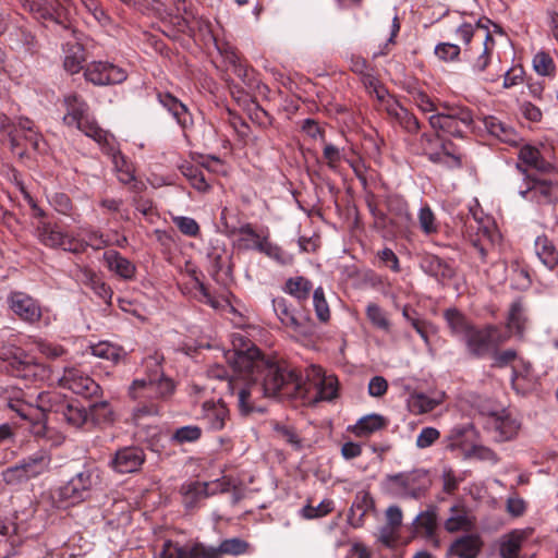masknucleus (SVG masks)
<instances>
[{"label": "nucleus", "mask_w": 558, "mask_h": 558, "mask_svg": "<svg viewBox=\"0 0 558 558\" xmlns=\"http://www.w3.org/2000/svg\"><path fill=\"white\" fill-rule=\"evenodd\" d=\"M387 114L397 123H399L405 131L415 133L420 129V123L415 116L410 113L402 107L397 99H388L386 107L383 109Z\"/></svg>", "instance_id": "obj_26"}, {"label": "nucleus", "mask_w": 558, "mask_h": 558, "mask_svg": "<svg viewBox=\"0 0 558 558\" xmlns=\"http://www.w3.org/2000/svg\"><path fill=\"white\" fill-rule=\"evenodd\" d=\"M441 111L429 117V124L435 131L462 138L473 130L474 118L469 108L447 105H441Z\"/></svg>", "instance_id": "obj_7"}, {"label": "nucleus", "mask_w": 558, "mask_h": 558, "mask_svg": "<svg viewBox=\"0 0 558 558\" xmlns=\"http://www.w3.org/2000/svg\"><path fill=\"white\" fill-rule=\"evenodd\" d=\"M157 99L159 104L172 114L182 129H187L193 124V119L187 107L177 97L168 92H158Z\"/></svg>", "instance_id": "obj_25"}, {"label": "nucleus", "mask_w": 558, "mask_h": 558, "mask_svg": "<svg viewBox=\"0 0 558 558\" xmlns=\"http://www.w3.org/2000/svg\"><path fill=\"white\" fill-rule=\"evenodd\" d=\"M203 430L197 425H186L177 428L171 437L170 441L175 445L196 442L201 439Z\"/></svg>", "instance_id": "obj_54"}, {"label": "nucleus", "mask_w": 558, "mask_h": 558, "mask_svg": "<svg viewBox=\"0 0 558 558\" xmlns=\"http://www.w3.org/2000/svg\"><path fill=\"white\" fill-rule=\"evenodd\" d=\"M145 364L147 367L151 366V374L155 378V385L157 389V397L159 399L166 398L174 391L173 381L163 375L160 363L156 357H147L145 360Z\"/></svg>", "instance_id": "obj_36"}, {"label": "nucleus", "mask_w": 558, "mask_h": 558, "mask_svg": "<svg viewBox=\"0 0 558 558\" xmlns=\"http://www.w3.org/2000/svg\"><path fill=\"white\" fill-rule=\"evenodd\" d=\"M473 527V521L469 517L468 511L464 507L452 506L450 508V515L445 522V529L454 533L461 530H471Z\"/></svg>", "instance_id": "obj_41"}, {"label": "nucleus", "mask_w": 558, "mask_h": 558, "mask_svg": "<svg viewBox=\"0 0 558 558\" xmlns=\"http://www.w3.org/2000/svg\"><path fill=\"white\" fill-rule=\"evenodd\" d=\"M0 357L7 362V371L15 377L31 379L36 377L40 366L21 349H8L0 352Z\"/></svg>", "instance_id": "obj_17"}, {"label": "nucleus", "mask_w": 558, "mask_h": 558, "mask_svg": "<svg viewBox=\"0 0 558 558\" xmlns=\"http://www.w3.org/2000/svg\"><path fill=\"white\" fill-rule=\"evenodd\" d=\"M456 34L466 46L465 53H470L473 69L477 72L485 71L495 48V39L487 25L482 20L475 25L464 23L457 28Z\"/></svg>", "instance_id": "obj_4"}, {"label": "nucleus", "mask_w": 558, "mask_h": 558, "mask_svg": "<svg viewBox=\"0 0 558 558\" xmlns=\"http://www.w3.org/2000/svg\"><path fill=\"white\" fill-rule=\"evenodd\" d=\"M229 489V483L225 480H217L215 482H186L180 487L182 502L189 510L198 508L202 502L211 495L225 493Z\"/></svg>", "instance_id": "obj_12"}, {"label": "nucleus", "mask_w": 558, "mask_h": 558, "mask_svg": "<svg viewBox=\"0 0 558 558\" xmlns=\"http://www.w3.org/2000/svg\"><path fill=\"white\" fill-rule=\"evenodd\" d=\"M229 410L222 401H206L202 405L199 420L208 430L218 432L225 428Z\"/></svg>", "instance_id": "obj_22"}, {"label": "nucleus", "mask_w": 558, "mask_h": 558, "mask_svg": "<svg viewBox=\"0 0 558 558\" xmlns=\"http://www.w3.org/2000/svg\"><path fill=\"white\" fill-rule=\"evenodd\" d=\"M386 520L390 531L389 533H386L388 527L383 530L381 541L388 545L390 543V536L393 530L398 529L402 524V510L400 507L390 506L386 510Z\"/></svg>", "instance_id": "obj_60"}, {"label": "nucleus", "mask_w": 558, "mask_h": 558, "mask_svg": "<svg viewBox=\"0 0 558 558\" xmlns=\"http://www.w3.org/2000/svg\"><path fill=\"white\" fill-rule=\"evenodd\" d=\"M312 290V281L302 276L289 278L283 286V291L299 302L307 300Z\"/></svg>", "instance_id": "obj_42"}, {"label": "nucleus", "mask_w": 558, "mask_h": 558, "mask_svg": "<svg viewBox=\"0 0 558 558\" xmlns=\"http://www.w3.org/2000/svg\"><path fill=\"white\" fill-rule=\"evenodd\" d=\"M7 405L16 414L32 423L31 432L36 437H49L50 430L41 417H35L37 411L40 416L45 413H53L60 422H65L72 427H81L88 421L87 411L74 403L68 402L61 395L56 392H40L36 399V405L24 400L22 390L13 389L5 392Z\"/></svg>", "instance_id": "obj_2"}, {"label": "nucleus", "mask_w": 558, "mask_h": 558, "mask_svg": "<svg viewBox=\"0 0 558 558\" xmlns=\"http://www.w3.org/2000/svg\"><path fill=\"white\" fill-rule=\"evenodd\" d=\"M510 335L504 332L496 325H486L483 328L473 327L465 338L469 353L475 357L490 355L494 349H498L507 342Z\"/></svg>", "instance_id": "obj_10"}, {"label": "nucleus", "mask_w": 558, "mask_h": 558, "mask_svg": "<svg viewBox=\"0 0 558 558\" xmlns=\"http://www.w3.org/2000/svg\"><path fill=\"white\" fill-rule=\"evenodd\" d=\"M530 529H514L499 538V556L501 558H519L524 543L531 536Z\"/></svg>", "instance_id": "obj_23"}, {"label": "nucleus", "mask_w": 558, "mask_h": 558, "mask_svg": "<svg viewBox=\"0 0 558 558\" xmlns=\"http://www.w3.org/2000/svg\"><path fill=\"white\" fill-rule=\"evenodd\" d=\"M417 219L420 229L425 235H432L439 231L436 216L428 205H424L420 208Z\"/></svg>", "instance_id": "obj_56"}, {"label": "nucleus", "mask_w": 558, "mask_h": 558, "mask_svg": "<svg viewBox=\"0 0 558 558\" xmlns=\"http://www.w3.org/2000/svg\"><path fill=\"white\" fill-rule=\"evenodd\" d=\"M84 76L94 85L105 86L123 83L128 74L124 69L113 63L93 61L86 65Z\"/></svg>", "instance_id": "obj_13"}, {"label": "nucleus", "mask_w": 558, "mask_h": 558, "mask_svg": "<svg viewBox=\"0 0 558 558\" xmlns=\"http://www.w3.org/2000/svg\"><path fill=\"white\" fill-rule=\"evenodd\" d=\"M483 542L476 534H468L457 538L450 546L448 554L459 558H476L482 549Z\"/></svg>", "instance_id": "obj_27"}, {"label": "nucleus", "mask_w": 558, "mask_h": 558, "mask_svg": "<svg viewBox=\"0 0 558 558\" xmlns=\"http://www.w3.org/2000/svg\"><path fill=\"white\" fill-rule=\"evenodd\" d=\"M313 306L319 322L327 323L330 319V308L322 287L316 288L313 292Z\"/></svg>", "instance_id": "obj_58"}, {"label": "nucleus", "mask_w": 558, "mask_h": 558, "mask_svg": "<svg viewBox=\"0 0 558 558\" xmlns=\"http://www.w3.org/2000/svg\"><path fill=\"white\" fill-rule=\"evenodd\" d=\"M104 154L111 158L113 170L117 174L118 180L123 184H129L134 181V168L133 165L126 159L120 151L116 138L107 133L101 142H97Z\"/></svg>", "instance_id": "obj_14"}, {"label": "nucleus", "mask_w": 558, "mask_h": 558, "mask_svg": "<svg viewBox=\"0 0 558 558\" xmlns=\"http://www.w3.org/2000/svg\"><path fill=\"white\" fill-rule=\"evenodd\" d=\"M533 69L538 75L550 76L556 72V64L551 56L546 51H538L532 60Z\"/></svg>", "instance_id": "obj_57"}, {"label": "nucleus", "mask_w": 558, "mask_h": 558, "mask_svg": "<svg viewBox=\"0 0 558 558\" xmlns=\"http://www.w3.org/2000/svg\"><path fill=\"white\" fill-rule=\"evenodd\" d=\"M180 170L194 189L199 192H206L208 190L209 184L205 178L204 171L198 166L186 162L180 167Z\"/></svg>", "instance_id": "obj_51"}, {"label": "nucleus", "mask_w": 558, "mask_h": 558, "mask_svg": "<svg viewBox=\"0 0 558 558\" xmlns=\"http://www.w3.org/2000/svg\"><path fill=\"white\" fill-rule=\"evenodd\" d=\"M39 241L49 247H59L63 232L51 227L49 223H43L37 229Z\"/></svg>", "instance_id": "obj_59"}, {"label": "nucleus", "mask_w": 558, "mask_h": 558, "mask_svg": "<svg viewBox=\"0 0 558 558\" xmlns=\"http://www.w3.org/2000/svg\"><path fill=\"white\" fill-rule=\"evenodd\" d=\"M254 248L258 250L259 252L264 253L268 257L272 258L280 265H290L293 262V256L291 254L283 251L277 244L268 241L267 238H263L262 240H258L257 243L254 245Z\"/></svg>", "instance_id": "obj_46"}, {"label": "nucleus", "mask_w": 558, "mask_h": 558, "mask_svg": "<svg viewBox=\"0 0 558 558\" xmlns=\"http://www.w3.org/2000/svg\"><path fill=\"white\" fill-rule=\"evenodd\" d=\"M23 5L36 19L53 20L56 15H60L61 3L58 0H25Z\"/></svg>", "instance_id": "obj_35"}, {"label": "nucleus", "mask_w": 558, "mask_h": 558, "mask_svg": "<svg viewBox=\"0 0 558 558\" xmlns=\"http://www.w3.org/2000/svg\"><path fill=\"white\" fill-rule=\"evenodd\" d=\"M87 414L88 420L97 425L113 422V411L107 401H100L90 404Z\"/></svg>", "instance_id": "obj_53"}, {"label": "nucleus", "mask_w": 558, "mask_h": 558, "mask_svg": "<svg viewBox=\"0 0 558 558\" xmlns=\"http://www.w3.org/2000/svg\"><path fill=\"white\" fill-rule=\"evenodd\" d=\"M421 268L435 278L451 279L454 276L452 266L433 254H427L422 258Z\"/></svg>", "instance_id": "obj_33"}, {"label": "nucleus", "mask_w": 558, "mask_h": 558, "mask_svg": "<svg viewBox=\"0 0 558 558\" xmlns=\"http://www.w3.org/2000/svg\"><path fill=\"white\" fill-rule=\"evenodd\" d=\"M250 544L242 538L223 539L218 546H209L201 542L180 545L173 541H165L160 558H222L223 555L240 556L246 554Z\"/></svg>", "instance_id": "obj_3"}, {"label": "nucleus", "mask_w": 558, "mask_h": 558, "mask_svg": "<svg viewBox=\"0 0 558 558\" xmlns=\"http://www.w3.org/2000/svg\"><path fill=\"white\" fill-rule=\"evenodd\" d=\"M517 169L524 175L525 187L519 191L521 197L537 204H553L558 201L557 182L527 174L520 163H517Z\"/></svg>", "instance_id": "obj_11"}, {"label": "nucleus", "mask_w": 558, "mask_h": 558, "mask_svg": "<svg viewBox=\"0 0 558 558\" xmlns=\"http://www.w3.org/2000/svg\"><path fill=\"white\" fill-rule=\"evenodd\" d=\"M445 399L444 392H438L434 397H429L423 392H412L408 400V409L415 415L425 414L435 410Z\"/></svg>", "instance_id": "obj_29"}, {"label": "nucleus", "mask_w": 558, "mask_h": 558, "mask_svg": "<svg viewBox=\"0 0 558 558\" xmlns=\"http://www.w3.org/2000/svg\"><path fill=\"white\" fill-rule=\"evenodd\" d=\"M366 316L371 323L383 330H388L390 327L384 311L375 303H369L366 307Z\"/></svg>", "instance_id": "obj_64"}, {"label": "nucleus", "mask_w": 558, "mask_h": 558, "mask_svg": "<svg viewBox=\"0 0 558 558\" xmlns=\"http://www.w3.org/2000/svg\"><path fill=\"white\" fill-rule=\"evenodd\" d=\"M59 383L63 388L85 398L97 396L101 390L100 386L93 378L74 366L64 368Z\"/></svg>", "instance_id": "obj_16"}, {"label": "nucleus", "mask_w": 558, "mask_h": 558, "mask_svg": "<svg viewBox=\"0 0 558 558\" xmlns=\"http://www.w3.org/2000/svg\"><path fill=\"white\" fill-rule=\"evenodd\" d=\"M527 322L525 315V308L521 302V300H515L511 303L508 318H507V327L510 330H514L515 333L520 337L523 336L525 331V324Z\"/></svg>", "instance_id": "obj_44"}, {"label": "nucleus", "mask_w": 558, "mask_h": 558, "mask_svg": "<svg viewBox=\"0 0 558 558\" xmlns=\"http://www.w3.org/2000/svg\"><path fill=\"white\" fill-rule=\"evenodd\" d=\"M129 395L134 400L159 399L157 397V389L155 385V378L153 377L151 369L146 374L144 378L134 379L129 388Z\"/></svg>", "instance_id": "obj_34"}, {"label": "nucleus", "mask_w": 558, "mask_h": 558, "mask_svg": "<svg viewBox=\"0 0 558 558\" xmlns=\"http://www.w3.org/2000/svg\"><path fill=\"white\" fill-rule=\"evenodd\" d=\"M8 303L11 311L25 323L34 325L43 317V310L38 301L24 292H11Z\"/></svg>", "instance_id": "obj_18"}, {"label": "nucleus", "mask_w": 558, "mask_h": 558, "mask_svg": "<svg viewBox=\"0 0 558 558\" xmlns=\"http://www.w3.org/2000/svg\"><path fill=\"white\" fill-rule=\"evenodd\" d=\"M306 387V396L299 397L298 399L306 403H316L319 401H329L337 396L338 381L335 377H324L317 381H310L304 379Z\"/></svg>", "instance_id": "obj_20"}, {"label": "nucleus", "mask_w": 558, "mask_h": 558, "mask_svg": "<svg viewBox=\"0 0 558 558\" xmlns=\"http://www.w3.org/2000/svg\"><path fill=\"white\" fill-rule=\"evenodd\" d=\"M414 524L418 533L422 532L425 538L433 541L435 546H439V541L435 536L437 526V515L435 508H430L418 513L415 518Z\"/></svg>", "instance_id": "obj_37"}, {"label": "nucleus", "mask_w": 558, "mask_h": 558, "mask_svg": "<svg viewBox=\"0 0 558 558\" xmlns=\"http://www.w3.org/2000/svg\"><path fill=\"white\" fill-rule=\"evenodd\" d=\"M104 259L110 269L119 277L130 280L134 277L136 267L126 257L122 256L117 251H109L104 254Z\"/></svg>", "instance_id": "obj_31"}, {"label": "nucleus", "mask_w": 558, "mask_h": 558, "mask_svg": "<svg viewBox=\"0 0 558 558\" xmlns=\"http://www.w3.org/2000/svg\"><path fill=\"white\" fill-rule=\"evenodd\" d=\"M272 310L286 329L299 335L304 333L305 323L296 316L294 307L288 302V300L284 298L274 299Z\"/></svg>", "instance_id": "obj_24"}, {"label": "nucleus", "mask_w": 558, "mask_h": 558, "mask_svg": "<svg viewBox=\"0 0 558 558\" xmlns=\"http://www.w3.org/2000/svg\"><path fill=\"white\" fill-rule=\"evenodd\" d=\"M388 490L399 498L420 499L432 485L428 472L424 469H415L410 472L387 475Z\"/></svg>", "instance_id": "obj_8"}, {"label": "nucleus", "mask_w": 558, "mask_h": 558, "mask_svg": "<svg viewBox=\"0 0 558 558\" xmlns=\"http://www.w3.org/2000/svg\"><path fill=\"white\" fill-rule=\"evenodd\" d=\"M28 480L47 472L51 464V456L45 450H38L19 462Z\"/></svg>", "instance_id": "obj_28"}, {"label": "nucleus", "mask_w": 558, "mask_h": 558, "mask_svg": "<svg viewBox=\"0 0 558 558\" xmlns=\"http://www.w3.org/2000/svg\"><path fill=\"white\" fill-rule=\"evenodd\" d=\"M9 136L12 149L22 146V141L37 151H41L45 147L41 134L36 130L34 122L27 118L19 119Z\"/></svg>", "instance_id": "obj_19"}, {"label": "nucleus", "mask_w": 558, "mask_h": 558, "mask_svg": "<svg viewBox=\"0 0 558 558\" xmlns=\"http://www.w3.org/2000/svg\"><path fill=\"white\" fill-rule=\"evenodd\" d=\"M218 50L220 51L225 61L234 68V72L239 76L245 75V69L241 64L240 56L232 46H230L229 44H223L221 46H218Z\"/></svg>", "instance_id": "obj_62"}, {"label": "nucleus", "mask_w": 558, "mask_h": 558, "mask_svg": "<svg viewBox=\"0 0 558 558\" xmlns=\"http://www.w3.org/2000/svg\"><path fill=\"white\" fill-rule=\"evenodd\" d=\"M535 252L539 260L548 269H554L558 266V251L546 235L536 238Z\"/></svg>", "instance_id": "obj_38"}, {"label": "nucleus", "mask_w": 558, "mask_h": 558, "mask_svg": "<svg viewBox=\"0 0 558 558\" xmlns=\"http://www.w3.org/2000/svg\"><path fill=\"white\" fill-rule=\"evenodd\" d=\"M32 343L38 352L49 360H57L66 354V350L56 342H51L41 338H32Z\"/></svg>", "instance_id": "obj_55"}, {"label": "nucleus", "mask_w": 558, "mask_h": 558, "mask_svg": "<svg viewBox=\"0 0 558 558\" xmlns=\"http://www.w3.org/2000/svg\"><path fill=\"white\" fill-rule=\"evenodd\" d=\"M77 278L85 283L86 286L90 287L93 291L106 303H110L112 298V290L111 288L104 282L98 275L92 270L90 268L83 267L78 269Z\"/></svg>", "instance_id": "obj_32"}, {"label": "nucleus", "mask_w": 558, "mask_h": 558, "mask_svg": "<svg viewBox=\"0 0 558 558\" xmlns=\"http://www.w3.org/2000/svg\"><path fill=\"white\" fill-rule=\"evenodd\" d=\"M233 349L225 353L233 371L252 375L269 399H298L306 396L301 373L288 362L265 357L260 350L243 336H235Z\"/></svg>", "instance_id": "obj_1"}, {"label": "nucleus", "mask_w": 558, "mask_h": 558, "mask_svg": "<svg viewBox=\"0 0 558 558\" xmlns=\"http://www.w3.org/2000/svg\"><path fill=\"white\" fill-rule=\"evenodd\" d=\"M65 114L63 123L70 128H76L86 136L96 142H101L107 134L89 114V106L83 97L76 94H69L63 98Z\"/></svg>", "instance_id": "obj_6"}, {"label": "nucleus", "mask_w": 558, "mask_h": 558, "mask_svg": "<svg viewBox=\"0 0 558 558\" xmlns=\"http://www.w3.org/2000/svg\"><path fill=\"white\" fill-rule=\"evenodd\" d=\"M374 508L375 502L372 495L366 490L357 492L349 513L352 525L355 527L362 525L364 517Z\"/></svg>", "instance_id": "obj_30"}, {"label": "nucleus", "mask_w": 558, "mask_h": 558, "mask_svg": "<svg viewBox=\"0 0 558 558\" xmlns=\"http://www.w3.org/2000/svg\"><path fill=\"white\" fill-rule=\"evenodd\" d=\"M144 461L145 453L142 448L125 447L114 453L110 465L116 472L126 474L138 471Z\"/></svg>", "instance_id": "obj_21"}, {"label": "nucleus", "mask_w": 558, "mask_h": 558, "mask_svg": "<svg viewBox=\"0 0 558 558\" xmlns=\"http://www.w3.org/2000/svg\"><path fill=\"white\" fill-rule=\"evenodd\" d=\"M493 359L492 367L504 368L511 365L514 361L518 360V352L514 349H507L499 351L498 349H494L490 353ZM520 363L524 367L526 372L531 369V363L524 361L523 359H519Z\"/></svg>", "instance_id": "obj_49"}, {"label": "nucleus", "mask_w": 558, "mask_h": 558, "mask_svg": "<svg viewBox=\"0 0 558 558\" xmlns=\"http://www.w3.org/2000/svg\"><path fill=\"white\" fill-rule=\"evenodd\" d=\"M172 222L184 235L194 238L199 234V225L191 217L173 216Z\"/></svg>", "instance_id": "obj_63"}, {"label": "nucleus", "mask_w": 558, "mask_h": 558, "mask_svg": "<svg viewBox=\"0 0 558 558\" xmlns=\"http://www.w3.org/2000/svg\"><path fill=\"white\" fill-rule=\"evenodd\" d=\"M486 130L493 135L499 138L500 141L509 144H514L517 134L515 132L501 122L499 119L495 117H488L484 121Z\"/></svg>", "instance_id": "obj_48"}, {"label": "nucleus", "mask_w": 558, "mask_h": 558, "mask_svg": "<svg viewBox=\"0 0 558 558\" xmlns=\"http://www.w3.org/2000/svg\"><path fill=\"white\" fill-rule=\"evenodd\" d=\"M92 354L117 364L124 360L126 352L120 345L108 341H100L90 347Z\"/></svg>", "instance_id": "obj_43"}, {"label": "nucleus", "mask_w": 558, "mask_h": 558, "mask_svg": "<svg viewBox=\"0 0 558 558\" xmlns=\"http://www.w3.org/2000/svg\"><path fill=\"white\" fill-rule=\"evenodd\" d=\"M519 159L539 172H548L553 168V166L543 158L541 151L531 145H524L520 148Z\"/></svg>", "instance_id": "obj_40"}, {"label": "nucleus", "mask_w": 558, "mask_h": 558, "mask_svg": "<svg viewBox=\"0 0 558 558\" xmlns=\"http://www.w3.org/2000/svg\"><path fill=\"white\" fill-rule=\"evenodd\" d=\"M84 60L83 47L80 44H69L63 61L64 69L71 74L78 73L83 68Z\"/></svg>", "instance_id": "obj_50"}, {"label": "nucleus", "mask_w": 558, "mask_h": 558, "mask_svg": "<svg viewBox=\"0 0 558 558\" xmlns=\"http://www.w3.org/2000/svg\"><path fill=\"white\" fill-rule=\"evenodd\" d=\"M98 478L97 469L85 466L53 494L59 507H69L85 500Z\"/></svg>", "instance_id": "obj_9"}, {"label": "nucleus", "mask_w": 558, "mask_h": 558, "mask_svg": "<svg viewBox=\"0 0 558 558\" xmlns=\"http://www.w3.org/2000/svg\"><path fill=\"white\" fill-rule=\"evenodd\" d=\"M333 510V501L330 499H324L318 506H305L301 510V514L305 519H317L327 515Z\"/></svg>", "instance_id": "obj_61"}, {"label": "nucleus", "mask_w": 558, "mask_h": 558, "mask_svg": "<svg viewBox=\"0 0 558 558\" xmlns=\"http://www.w3.org/2000/svg\"><path fill=\"white\" fill-rule=\"evenodd\" d=\"M422 145L429 160L435 163L442 162L444 156L451 157L459 162V158L447 150V145L445 143H439L438 136L423 134Z\"/></svg>", "instance_id": "obj_39"}, {"label": "nucleus", "mask_w": 558, "mask_h": 558, "mask_svg": "<svg viewBox=\"0 0 558 558\" xmlns=\"http://www.w3.org/2000/svg\"><path fill=\"white\" fill-rule=\"evenodd\" d=\"M361 77L363 85L369 94H374L376 96L379 107L383 110L386 107L388 99H393V97L388 94L387 89L373 75L372 71Z\"/></svg>", "instance_id": "obj_52"}, {"label": "nucleus", "mask_w": 558, "mask_h": 558, "mask_svg": "<svg viewBox=\"0 0 558 558\" xmlns=\"http://www.w3.org/2000/svg\"><path fill=\"white\" fill-rule=\"evenodd\" d=\"M485 427L496 441L504 442L517 436L520 423L508 411L502 409L501 411L488 414Z\"/></svg>", "instance_id": "obj_15"}, {"label": "nucleus", "mask_w": 558, "mask_h": 558, "mask_svg": "<svg viewBox=\"0 0 558 558\" xmlns=\"http://www.w3.org/2000/svg\"><path fill=\"white\" fill-rule=\"evenodd\" d=\"M242 378L239 380H228L227 390L235 397L236 407L242 415H248L257 412L263 413L266 410L265 399H269L263 391L258 383L252 378V375L245 372L233 371Z\"/></svg>", "instance_id": "obj_5"}, {"label": "nucleus", "mask_w": 558, "mask_h": 558, "mask_svg": "<svg viewBox=\"0 0 558 558\" xmlns=\"http://www.w3.org/2000/svg\"><path fill=\"white\" fill-rule=\"evenodd\" d=\"M444 315L449 328L451 329V332L456 336H462L465 339L468 333L474 327L456 308L446 310Z\"/></svg>", "instance_id": "obj_47"}, {"label": "nucleus", "mask_w": 558, "mask_h": 558, "mask_svg": "<svg viewBox=\"0 0 558 558\" xmlns=\"http://www.w3.org/2000/svg\"><path fill=\"white\" fill-rule=\"evenodd\" d=\"M387 425V420L380 414H368L361 417L354 426V434L359 437L367 436Z\"/></svg>", "instance_id": "obj_45"}]
</instances>
